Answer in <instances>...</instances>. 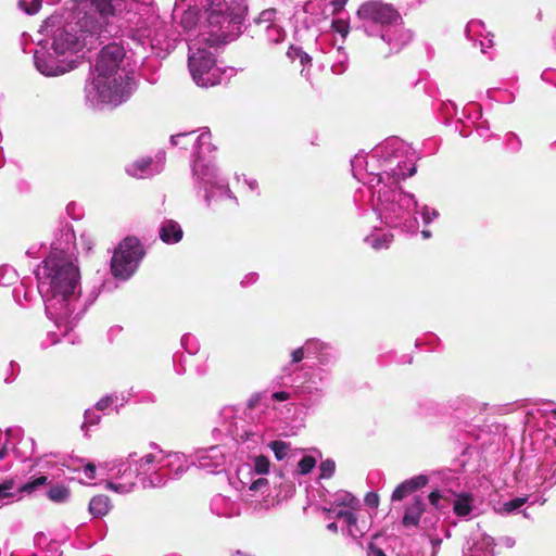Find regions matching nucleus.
Returning a JSON list of instances; mask_svg holds the SVG:
<instances>
[{"label":"nucleus","mask_w":556,"mask_h":556,"mask_svg":"<svg viewBox=\"0 0 556 556\" xmlns=\"http://www.w3.org/2000/svg\"><path fill=\"white\" fill-rule=\"evenodd\" d=\"M316 459L312 456H304L298 464V471L301 475H307L315 467Z\"/></svg>","instance_id":"obj_47"},{"label":"nucleus","mask_w":556,"mask_h":556,"mask_svg":"<svg viewBox=\"0 0 556 556\" xmlns=\"http://www.w3.org/2000/svg\"><path fill=\"white\" fill-rule=\"evenodd\" d=\"M480 46V50L483 54H488L489 50L493 47V36L491 33H486L483 37L477 41Z\"/></svg>","instance_id":"obj_52"},{"label":"nucleus","mask_w":556,"mask_h":556,"mask_svg":"<svg viewBox=\"0 0 556 556\" xmlns=\"http://www.w3.org/2000/svg\"><path fill=\"white\" fill-rule=\"evenodd\" d=\"M306 350L307 357H314L317 361L318 368L329 367L338 359L337 351L329 343L319 339H307Z\"/></svg>","instance_id":"obj_18"},{"label":"nucleus","mask_w":556,"mask_h":556,"mask_svg":"<svg viewBox=\"0 0 556 556\" xmlns=\"http://www.w3.org/2000/svg\"><path fill=\"white\" fill-rule=\"evenodd\" d=\"M334 469H336V464L333 460H331V459L324 460L319 466V470H320L319 478H321V479L330 478L333 475Z\"/></svg>","instance_id":"obj_48"},{"label":"nucleus","mask_w":556,"mask_h":556,"mask_svg":"<svg viewBox=\"0 0 556 556\" xmlns=\"http://www.w3.org/2000/svg\"><path fill=\"white\" fill-rule=\"evenodd\" d=\"M287 54L293 61L299 60L300 64L303 66L302 73H304L305 66L312 62V58L306 52L302 51L301 48L290 47Z\"/></svg>","instance_id":"obj_42"},{"label":"nucleus","mask_w":556,"mask_h":556,"mask_svg":"<svg viewBox=\"0 0 556 556\" xmlns=\"http://www.w3.org/2000/svg\"><path fill=\"white\" fill-rule=\"evenodd\" d=\"M527 497H516L510 501L498 504L495 507L496 513L501 515H509L517 511L527 502Z\"/></svg>","instance_id":"obj_38"},{"label":"nucleus","mask_w":556,"mask_h":556,"mask_svg":"<svg viewBox=\"0 0 556 556\" xmlns=\"http://www.w3.org/2000/svg\"><path fill=\"white\" fill-rule=\"evenodd\" d=\"M77 17H93L101 36H121L159 52L176 48L177 36L168 34L155 0H75Z\"/></svg>","instance_id":"obj_2"},{"label":"nucleus","mask_w":556,"mask_h":556,"mask_svg":"<svg viewBox=\"0 0 556 556\" xmlns=\"http://www.w3.org/2000/svg\"><path fill=\"white\" fill-rule=\"evenodd\" d=\"M142 256L143 250L139 240L134 237L125 238L112 256V274L121 279H128L136 271Z\"/></svg>","instance_id":"obj_10"},{"label":"nucleus","mask_w":556,"mask_h":556,"mask_svg":"<svg viewBox=\"0 0 556 556\" xmlns=\"http://www.w3.org/2000/svg\"><path fill=\"white\" fill-rule=\"evenodd\" d=\"M181 345L191 355L195 354L200 349L198 339L191 334H185L181 338Z\"/></svg>","instance_id":"obj_45"},{"label":"nucleus","mask_w":556,"mask_h":556,"mask_svg":"<svg viewBox=\"0 0 556 556\" xmlns=\"http://www.w3.org/2000/svg\"><path fill=\"white\" fill-rule=\"evenodd\" d=\"M393 240V235L374 229L365 237V242L375 250L388 249Z\"/></svg>","instance_id":"obj_29"},{"label":"nucleus","mask_w":556,"mask_h":556,"mask_svg":"<svg viewBox=\"0 0 556 556\" xmlns=\"http://www.w3.org/2000/svg\"><path fill=\"white\" fill-rule=\"evenodd\" d=\"M328 53H329L330 60L332 61V64H331L332 73H334L337 75L343 74L348 70V66H349V56H348V53L345 52L344 48L341 46L333 47V48H331V50Z\"/></svg>","instance_id":"obj_28"},{"label":"nucleus","mask_w":556,"mask_h":556,"mask_svg":"<svg viewBox=\"0 0 556 556\" xmlns=\"http://www.w3.org/2000/svg\"><path fill=\"white\" fill-rule=\"evenodd\" d=\"M41 0H18V8L27 14H35L41 8Z\"/></svg>","instance_id":"obj_44"},{"label":"nucleus","mask_w":556,"mask_h":556,"mask_svg":"<svg viewBox=\"0 0 556 556\" xmlns=\"http://www.w3.org/2000/svg\"><path fill=\"white\" fill-rule=\"evenodd\" d=\"M257 274L256 273H250L245 275V277L241 280V286L247 287L250 285H253L257 280Z\"/></svg>","instance_id":"obj_59"},{"label":"nucleus","mask_w":556,"mask_h":556,"mask_svg":"<svg viewBox=\"0 0 556 556\" xmlns=\"http://www.w3.org/2000/svg\"><path fill=\"white\" fill-rule=\"evenodd\" d=\"M465 33L466 37L476 46L479 38L486 35L488 31L482 21L472 20L467 24Z\"/></svg>","instance_id":"obj_34"},{"label":"nucleus","mask_w":556,"mask_h":556,"mask_svg":"<svg viewBox=\"0 0 556 556\" xmlns=\"http://www.w3.org/2000/svg\"><path fill=\"white\" fill-rule=\"evenodd\" d=\"M368 556H386V554L380 548L370 544L368 547Z\"/></svg>","instance_id":"obj_63"},{"label":"nucleus","mask_w":556,"mask_h":556,"mask_svg":"<svg viewBox=\"0 0 556 556\" xmlns=\"http://www.w3.org/2000/svg\"><path fill=\"white\" fill-rule=\"evenodd\" d=\"M476 131L479 135V137L485 140H488L491 137L490 126L486 121L480 122L476 127Z\"/></svg>","instance_id":"obj_54"},{"label":"nucleus","mask_w":556,"mask_h":556,"mask_svg":"<svg viewBox=\"0 0 556 556\" xmlns=\"http://www.w3.org/2000/svg\"><path fill=\"white\" fill-rule=\"evenodd\" d=\"M48 539L47 536L42 533V532H38L35 536H34V543L35 545L41 547L42 545H45L47 543Z\"/></svg>","instance_id":"obj_60"},{"label":"nucleus","mask_w":556,"mask_h":556,"mask_svg":"<svg viewBox=\"0 0 556 556\" xmlns=\"http://www.w3.org/2000/svg\"><path fill=\"white\" fill-rule=\"evenodd\" d=\"M101 468L105 469L110 477L106 489L119 494H127L134 490L138 477L130 454L126 459L105 462Z\"/></svg>","instance_id":"obj_11"},{"label":"nucleus","mask_w":556,"mask_h":556,"mask_svg":"<svg viewBox=\"0 0 556 556\" xmlns=\"http://www.w3.org/2000/svg\"><path fill=\"white\" fill-rule=\"evenodd\" d=\"M442 495L439 491H433L429 494L428 498H429V502L432 506H434L435 508H440V500H441Z\"/></svg>","instance_id":"obj_57"},{"label":"nucleus","mask_w":556,"mask_h":556,"mask_svg":"<svg viewBox=\"0 0 556 556\" xmlns=\"http://www.w3.org/2000/svg\"><path fill=\"white\" fill-rule=\"evenodd\" d=\"M64 21L51 15L41 25L42 36L34 51L35 68L46 77H58L77 67V58L101 37L102 26L92 16Z\"/></svg>","instance_id":"obj_4"},{"label":"nucleus","mask_w":556,"mask_h":556,"mask_svg":"<svg viewBox=\"0 0 556 556\" xmlns=\"http://www.w3.org/2000/svg\"><path fill=\"white\" fill-rule=\"evenodd\" d=\"M220 418L224 420L222 432L232 438H243V434L239 432L238 420L236 417V409L231 406L224 407L220 410Z\"/></svg>","instance_id":"obj_25"},{"label":"nucleus","mask_w":556,"mask_h":556,"mask_svg":"<svg viewBox=\"0 0 556 556\" xmlns=\"http://www.w3.org/2000/svg\"><path fill=\"white\" fill-rule=\"evenodd\" d=\"M20 434V429L7 430V442L0 448V460L5 459L12 451V440Z\"/></svg>","instance_id":"obj_43"},{"label":"nucleus","mask_w":556,"mask_h":556,"mask_svg":"<svg viewBox=\"0 0 556 556\" xmlns=\"http://www.w3.org/2000/svg\"><path fill=\"white\" fill-rule=\"evenodd\" d=\"M97 409H87L85 412V420L83 424V428H87L89 426H96L100 422L101 416L97 413Z\"/></svg>","instance_id":"obj_50"},{"label":"nucleus","mask_w":556,"mask_h":556,"mask_svg":"<svg viewBox=\"0 0 556 556\" xmlns=\"http://www.w3.org/2000/svg\"><path fill=\"white\" fill-rule=\"evenodd\" d=\"M127 399L124 394L112 393L100 399L96 404L97 410H105L106 408L114 406L115 408L124 406Z\"/></svg>","instance_id":"obj_33"},{"label":"nucleus","mask_w":556,"mask_h":556,"mask_svg":"<svg viewBox=\"0 0 556 556\" xmlns=\"http://www.w3.org/2000/svg\"><path fill=\"white\" fill-rule=\"evenodd\" d=\"M276 10L275 9H268V10H264L258 18H257V23L258 24H274L273 21L275 20L276 17Z\"/></svg>","instance_id":"obj_53"},{"label":"nucleus","mask_w":556,"mask_h":556,"mask_svg":"<svg viewBox=\"0 0 556 556\" xmlns=\"http://www.w3.org/2000/svg\"><path fill=\"white\" fill-rule=\"evenodd\" d=\"M195 131H186L170 137L173 147L181 149L192 148L195 159L192 163V175L195 188L203 192V198L208 207L222 208L237 205V198L232 195L227 181L219 177L217 169L205 155L215 150L211 142L212 135L207 128L194 136Z\"/></svg>","instance_id":"obj_7"},{"label":"nucleus","mask_w":556,"mask_h":556,"mask_svg":"<svg viewBox=\"0 0 556 556\" xmlns=\"http://www.w3.org/2000/svg\"><path fill=\"white\" fill-rule=\"evenodd\" d=\"M415 151L397 137H391L376 146L370 153L356 154L351 161L354 178L363 188H399L401 180L416 173Z\"/></svg>","instance_id":"obj_6"},{"label":"nucleus","mask_w":556,"mask_h":556,"mask_svg":"<svg viewBox=\"0 0 556 556\" xmlns=\"http://www.w3.org/2000/svg\"><path fill=\"white\" fill-rule=\"evenodd\" d=\"M47 495L54 503H65L70 498L71 491L63 484H55L48 490Z\"/></svg>","instance_id":"obj_39"},{"label":"nucleus","mask_w":556,"mask_h":556,"mask_svg":"<svg viewBox=\"0 0 556 556\" xmlns=\"http://www.w3.org/2000/svg\"><path fill=\"white\" fill-rule=\"evenodd\" d=\"M421 218L425 225H429L432 220L438 218L439 212L435 208H431L427 205H424L419 211Z\"/></svg>","instance_id":"obj_51"},{"label":"nucleus","mask_w":556,"mask_h":556,"mask_svg":"<svg viewBox=\"0 0 556 556\" xmlns=\"http://www.w3.org/2000/svg\"><path fill=\"white\" fill-rule=\"evenodd\" d=\"M505 144L508 151L518 152L522 147L521 139L515 132H508L505 136Z\"/></svg>","instance_id":"obj_46"},{"label":"nucleus","mask_w":556,"mask_h":556,"mask_svg":"<svg viewBox=\"0 0 556 556\" xmlns=\"http://www.w3.org/2000/svg\"><path fill=\"white\" fill-rule=\"evenodd\" d=\"M331 27L336 33L340 34L343 38H345L350 31V25L348 21L342 18L333 20L331 23Z\"/></svg>","instance_id":"obj_49"},{"label":"nucleus","mask_w":556,"mask_h":556,"mask_svg":"<svg viewBox=\"0 0 556 556\" xmlns=\"http://www.w3.org/2000/svg\"><path fill=\"white\" fill-rule=\"evenodd\" d=\"M188 46V67L200 87L220 83L216 52L240 34L243 16L233 13L226 0H175L172 13Z\"/></svg>","instance_id":"obj_1"},{"label":"nucleus","mask_w":556,"mask_h":556,"mask_svg":"<svg viewBox=\"0 0 556 556\" xmlns=\"http://www.w3.org/2000/svg\"><path fill=\"white\" fill-rule=\"evenodd\" d=\"M211 510L219 517L239 515V505L229 497L217 494L211 501Z\"/></svg>","instance_id":"obj_21"},{"label":"nucleus","mask_w":556,"mask_h":556,"mask_svg":"<svg viewBox=\"0 0 556 556\" xmlns=\"http://www.w3.org/2000/svg\"><path fill=\"white\" fill-rule=\"evenodd\" d=\"M136 68L137 62L123 46L113 42L102 48L85 86L87 102L93 108L125 102L136 86Z\"/></svg>","instance_id":"obj_5"},{"label":"nucleus","mask_w":556,"mask_h":556,"mask_svg":"<svg viewBox=\"0 0 556 556\" xmlns=\"http://www.w3.org/2000/svg\"><path fill=\"white\" fill-rule=\"evenodd\" d=\"M112 508L111 500L103 494L93 496L89 502V513L96 517H103L110 513Z\"/></svg>","instance_id":"obj_30"},{"label":"nucleus","mask_w":556,"mask_h":556,"mask_svg":"<svg viewBox=\"0 0 556 556\" xmlns=\"http://www.w3.org/2000/svg\"><path fill=\"white\" fill-rule=\"evenodd\" d=\"M359 28L368 36L380 40L386 47V56L399 53L413 38L404 26L400 12L382 0H368L356 12Z\"/></svg>","instance_id":"obj_8"},{"label":"nucleus","mask_w":556,"mask_h":556,"mask_svg":"<svg viewBox=\"0 0 556 556\" xmlns=\"http://www.w3.org/2000/svg\"><path fill=\"white\" fill-rule=\"evenodd\" d=\"M182 235L181 226L174 219H165L160 225L159 236L164 243H178L182 239Z\"/></svg>","instance_id":"obj_22"},{"label":"nucleus","mask_w":556,"mask_h":556,"mask_svg":"<svg viewBox=\"0 0 556 556\" xmlns=\"http://www.w3.org/2000/svg\"><path fill=\"white\" fill-rule=\"evenodd\" d=\"M96 471H97V467L94 464L87 463L84 465V475H85L86 479H88V480L96 479Z\"/></svg>","instance_id":"obj_56"},{"label":"nucleus","mask_w":556,"mask_h":556,"mask_svg":"<svg viewBox=\"0 0 556 556\" xmlns=\"http://www.w3.org/2000/svg\"><path fill=\"white\" fill-rule=\"evenodd\" d=\"M346 2H348V0H332L331 4L333 7V13H338L341 10H343Z\"/></svg>","instance_id":"obj_61"},{"label":"nucleus","mask_w":556,"mask_h":556,"mask_svg":"<svg viewBox=\"0 0 556 556\" xmlns=\"http://www.w3.org/2000/svg\"><path fill=\"white\" fill-rule=\"evenodd\" d=\"M164 155L153 159H140L126 167V173L136 178H148L163 169Z\"/></svg>","instance_id":"obj_19"},{"label":"nucleus","mask_w":556,"mask_h":556,"mask_svg":"<svg viewBox=\"0 0 556 556\" xmlns=\"http://www.w3.org/2000/svg\"><path fill=\"white\" fill-rule=\"evenodd\" d=\"M368 523L366 520H361L357 511L353 513L351 518L342 526V531L353 539L362 538L368 531Z\"/></svg>","instance_id":"obj_26"},{"label":"nucleus","mask_w":556,"mask_h":556,"mask_svg":"<svg viewBox=\"0 0 556 556\" xmlns=\"http://www.w3.org/2000/svg\"><path fill=\"white\" fill-rule=\"evenodd\" d=\"M323 510L328 513L329 517L341 520L343 525L348 521L349 518H351L353 513L357 511V509L337 507L331 505L324 506Z\"/></svg>","instance_id":"obj_37"},{"label":"nucleus","mask_w":556,"mask_h":556,"mask_svg":"<svg viewBox=\"0 0 556 556\" xmlns=\"http://www.w3.org/2000/svg\"><path fill=\"white\" fill-rule=\"evenodd\" d=\"M355 201L368 203L380 220L391 228L409 233L418 231L419 225L415 217L417 201L413 194L399 188H361L355 193Z\"/></svg>","instance_id":"obj_9"},{"label":"nucleus","mask_w":556,"mask_h":556,"mask_svg":"<svg viewBox=\"0 0 556 556\" xmlns=\"http://www.w3.org/2000/svg\"><path fill=\"white\" fill-rule=\"evenodd\" d=\"M328 381V371L325 368H317L295 388V394L309 407L317 404L325 395V384Z\"/></svg>","instance_id":"obj_14"},{"label":"nucleus","mask_w":556,"mask_h":556,"mask_svg":"<svg viewBox=\"0 0 556 556\" xmlns=\"http://www.w3.org/2000/svg\"><path fill=\"white\" fill-rule=\"evenodd\" d=\"M66 247L53 242L49 255L38 265L35 275L47 316L62 336L72 330L86 312L87 301L81 299L80 271L74 254V233L62 235Z\"/></svg>","instance_id":"obj_3"},{"label":"nucleus","mask_w":556,"mask_h":556,"mask_svg":"<svg viewBox=\"0 0 556 556\" xmlns=\"http://www.w3.org/2000/svg\"><path fill=\"white\" fill-rule=\"evenodd\" d=\"M266 38L271 43H280L286 38V31L276 24H268L265 26Z\"/></svg>","instance_id":"obj_40"},{"label":"nucleus","mask_w":556,"mask_h":556,"mask_svg":"<svg viewBox=\"0 0 556 556\" xmlns=\"http://www.w3.org/2000/svg\"><path fill=\"white\" fill-rule=\"evenodd\" d=\"M365 502L371 507H377L379 504V496L377 493L370 492L366 495Z\"/></svg>","instance_id":"obj_58"},{"label":"nucleus","mask_w":556,"mask_h":556,"mask_svg":"<svg viewBox=\"0 0 556 556\" xmlns=\"http://www.w3.org/2000/svg\"><path fill=\"white\" fill-rule=\"evenodd\" d=\"M552 76H553V71L549 68L545 70L541 75L542 79L545 81H548V83H552V80H553Z\"/></svg>","instance_id":"obj_64"},{"label":"nucleus","mask_w":556,"mask_h":556,"mask_svg":"<svg viewBox=\"0 0 556 556\" xmlns=\"http://www.w3.org/2000/svg\"><path fill=\"white\" fill-rule=\"evenodd\" d=\"M17 280L16 270L8 265L0 266V286L8 287Z\"/></svg>","instance_id":"obj_41"},{"label":"nucleus","mask_w":556,"mask_h":556,"mask_svg":"<svg viewBox=\"0 0 556 556\" xmlns=\"http://www.w3.org/2000/svg\"><path fill=\"white\" fill-rule=\"evenodd\" d=\"M46 482V476L37 477L21 486H16L13 479L3 480L0 482V508L13 502L18 493H31Z\"/></svg>","instance_id":"obj_17"},{"label":"nucleus","mask_w":556,"mask_h":556,"mask_svg":"<svg viewBox=\"0 0 556 556\" xmlns=\"http://www.w3.org/2000/svg\"><path fill=\"white\" fill-rule=\"evenodd\" d=\"M273 399L276 400V401H287L290 399V394L286 391H279V392H275L273 394Z\"/></svg>","instance_id":"obj_62"},{"label":"nucleus","mask_w":556,"mask_h":556,"mask_svg":"<svg viewBox=\"0 0 556 556\" xmlns=\"http://www.w3.org/2000/svg\"><path fill=\"white\" fill-rule=\"evenodd\" d=\"M424 510V502L419 497L414 498V501L409 503L405 508L403 525L405 527L417 526Z\"/></svg>","instance_id":"obj_27"},{"label":"nucleus","mask_w":556,"mask_h":556,"mask_svg":"<svg viewBox=\"0 0 556 556\" xmlns=\"http://www.w3.org/2000/svg\"><path fill=\"white\" fill-rule=\"evenodd\" d=\"M192 464L206 472H218L224 469L226 464V454L219 445L200 448L192 455Z\"/></svg>","instance_id":"obj_16"},{"label":"nucleus","mask_w":556,"mask_h":556,"mask_svg":"<svg viewBox=\"0 0 556 556\" xmlns=\"http://www.w3.org/2000/svg\"><path fill=\"white\" fill-rule=\"evenodd\" d=\"M130 459L143 488H160L166 484V475L159 468L156 453L146 454L140 458H137V453H131Z\"/></svg>","instance_id":"obj_13"},{"label":"nucleus","mask_w":556,"mask_h":556,"mask_svg":"<svg viewBox=\"0 0 556 556\" xmlns=\"http://www.w3.org/2000/svg\"><path fill=\"white\" fill-rule=\"evenodd\" d=\"M79 241L86 251H90L94 244V240L90 233H81Z\"/></svg>","instance_id":"obj_55"},{"label":"nucleus","mask_w":556,"mask_h":556,"mask_svg":"<svg viewBox=\"0 0 556 556\" xmlns=\"http://www.w3.org/2000/svg\"><path fill=\"white\" fill-rule=\"evenodd\" d=\"M270 462L267 456L256 455L249 458V463L247 466L239 468L238 476L239 479L242 478L244 473H256V475H266L269 472Z\"/></svg>","instance_id":"obj_24"},{"label":"nucleus","mask_w":556,"mask_h":556,"mask_svg":"<svg viewBox=\"0 0 556 556\" xmlns=\"http://www.w3.org/2000/svg\"><path fill=\"white\" fill-rule=\"evenodd\" d=\"M307 357L306 341L302 346H299L290 352V363L283 367V372L291 374L299 369L298 365Z\"/></svg>","instance_id":"obj_35"},{"label":"nucleus","mask_w":556,"mask_h":556,"mask_svg":"<svg viewBox=\"0 0 556 556\" xmlns=\"http://www.w3.org/2000/svg\"><path fill=\"white\" fill-rule=\"evenodd\" d=\"M240 482L242 498L253 513L266 511L275 505V497L271 495L266 478L260 477L251 481L240 478Z\"/></svg>","instance_id":"obj_12"},{"label":"nucleus","mask_w":556,"mask_h":556,"mask_svg":"<svg viewBox=\"0 0 556 556\" xmlns=\"http://www.w3.org/2000/svg\"><path fill=\"white\" fill-rule=\"evenodd\" d=\"M268 447L274 452L277 460H283L291 456V445L281 440L270 441Z\"/></svg>","instance_id":"obj_36"},{"label":"nucleus","mask_w":556,"mask_h":556,"mask_svg":"<svg viewBox=\"0 0 556 556\" xmlns=\"http://www.w3.org/2000/svg\"><path fill=\"white\" fill-rule=\"evenodd\" d=\"M473 497L469 493H462L456 496L453 503V510L458 517H467L472 511Z\"/></svg>","instance_id":"obj_32"},{"label":"nucleus","mask_w":556,"mask_h":556,"mask_svg":"<svg viewBox=\"0 0 556 556\" xmlns=\"http://www.w3.org/2000/svg\"><path fill=\"white\" fill-rule=\"evenodd\" d=\"M428 482L427 476L419 475L416 477H413L408 480H405L401 484H399L395 490L392 493L391 500L393 502L395 501H402L405 497H407L413 492L417 491L418 489L424 488Z\"/></svg>","instance_id":"obj_20"},{"label":"nucleus","mask_w":556,"mask_h":556,"mask_svg":"<svg viewBox=\"0 0 556 556\" xmlns=\"http://www.w3.org/2000/svg\"><path fill=\"white\" fill-rule=\"evenodd\" d=\"M12 452L21 460H27L35 454V441L30 437H24L21 432L12 440Z\"/></svg>","instance_id":"obj_23"},{"label":"nucleus","mask_w":556,"mask_h":556,"mask_svg":"<svg viewBox=\"0 0 556 556\" xmlns=\"http://www.w3.org/2000/svg\"><path fill=\"white\" fill-rule=\"evenodd\" d=\"M327 505L337 506V507H345L352 509H359L361 503L350 492L339 491L337 492L332 500L327 502Z\"/></svg>","instance_id":"obj_31"},{"label":"nucleus","mask_w":556,"mask_h":556,"mask_svg":"<svg viewBox=\"0 0 556 556\" xmlns=\"http://www.w3.org/2000/svg\"><path fill=\"white\" fill-rule=\"evenodd\" d=\"M156 455L159 468L166 475V482L170 479L180 478L191 465L188 456L180 452L159 451Z\"/></svg>","instance_id":"obj_15"}]
</instances>
